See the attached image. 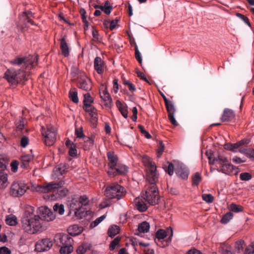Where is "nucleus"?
Returning <instances> with one entry per match:
<instances>
[{
	"mask_svg": "<svg viewBox=\"0 0 254 254\" xmlns=\"http://www.w3.org/2000/svg\"><path fill=\"white\" fill-rule=\"evenodd\" d=\"M37 56L29 55L26 57H16L11 60L10 63L19 67L17 70L14 68L8 69L4 73V78L10 83L16 84L26 79L28 70L36 65Z\"/></svg>",
	"mask_w": 254,
	"mask_h": 254,
	"instance_id": "1",
	"label": "nucleus"
},
{
	"mask_svg": "<svg viewBox=\"0 0 254 254\" xmlns=\"http://www.w3.org/2000/svg\"><path fill=\"white\" fill-rule=\"evenodd\" d=\"M21 225L24 231L29 234H35L44 230L41 217L35 213L34 208H27L21 218Z\"/></svg>",
	"mask_w": 254,
	"mask_h": 254,
	"instance_id": "2",
	"label": "nucleus"
},
{
	"mask_svg": "<svg viewBox=\"0 0 254 254\" xmlns=\"http://www.w3.org/2000/svg\"><path fill=\"white\" fill-rule=\"evenodd\" d=\"M64 183L62 181L58 183H49L43 186H38L37 190L44 193H52L51 194H45L43 197L46 200H55L63 197L67 193V189L63 187Z\"/></svg>",
	"mask_w": 254,
	"mask_h": 254,
	"instance_id": "3",
	"label": "nucleus"
},
{
	"mask_svg": "<svg viewBox=\"0 0 254 254\" xmlns=\"http://www.w3.org/2000/svg\"><path fill=\"white\" fill-rule=\"evenodd\" d=\"M88 204V198L85 195L72 198L67 201V205L70 214L73 213L74 216L77 219H81L84 215V212L82 210L83 205Z\"/></svg>",
	"mask_w": 254,
	"mask_h": 254,
	"instance_id": "4",
	"label": "nucleus"
},
{
	"mask_svg": "<svg viewBox=\"0 0 254 254\" xmlns=\"http://www.w3.org/2000/svg\"><path fill=\"white\" fill-rule=\"evenodd\" d=\"M28 189V186L24 181L15 180L10 185L9 189V195L15 198L22 196Z\"/></svg>",
	"mask_w": 254,
	"mask_h": 254,
	"instance_id": "5",
	"label": "nucleus"
},
{
	"mask_svg": "<svg viewBox=\"0 0 254 254\" xmlns=\"http://www.w3.org/2000/svg\"><path fill=\"white\" fill-rule=\"evenodd\" d=\"M125 189L118 183H113L107 186L105 190V195L110 199H120L125 196Z\"/></svg>",
	"mask_w": 254,
	"mask_h": 254,
	"instance_id": "6",
	"label": "nucleus"
},
{
	"mask_svg": "<svg viewBox=\"0 0 254 254\" xmlns=\"http://www.w3.org/2000/svg\"><path fill=\"white\" fill-rule=\"evenodd\" d=\"M208 156L209 163L212 164H215L217 166L220 168L221 171L225 174H230L233 172V166L231 165L227 158L222 156L218 157L212 159L210 156Z\"/></svg>",
	"mask_w": 254,
	"mask_h": 254,
	"instance_id": "7",
	"label": "nucleus"
},
{
	"mask_svg": "<svg viewBox=\"0 0 254 254\" xmlns=\"http://www.w3.org/2000/svg\"><path fill=\"white\" fill-rule=\"evenodd\" d=\"M61 254H69L73 251L72 239L67 235L59 234L56 236Z\"/></svg>",
	"mask_w": 254,
	"mask_h": 254,
	"instance_id": "8",
	"label": "nucleus"
},
{
	"mask_svg": "<svg viewBox=\"0 0 254 254\" xmlns=\"http://www.w3.org/2000/svg\"><path fill=\"white\" fill-rule=\"evenodd\" d=\"M145 200L151 205H155L158 202V191L156 184H148L146 185Z\"/></svg>",
	"mask_w": 254,
	"mask_h": 254,
	"instance_id": "9",
	"label": "nucleus"
},
{
	"mask_svg": "<svg viewBox=\"0 0 254 254\" xmlns=\"http://www.w3.org/2000/svg\"><path fill=\"white\" fill-rule=\"evenodd\" d=\"M41 133L44 137V142L46 145H52L57 139L56 129L52 126H49L45 128L41 127Z\"/></svg>",
	"mask_w": 254,
	"mask_h": 254,
	"instance_id": "10",
	"label": "nucleus"
},
{
	"mask_svg": "<svg viewBox=\"0 0 254 254\" xmlns=\"http://www.w3.org/2000/svg\"><path fill=\"white\" fill-rule=\"evenodd\" d=\"M53 245V241L50 239L44 238L36 242L35 250L38 252H47L52 247Z\"/></svg>",
	"mask_w": 254,
	"mask_h": 254,
	"instance_id": "11",
	"label": "nucleus"
},
{
	"mask_svg": "<svg viewBox=\"0 0 254 254\" xmlns=\"http://www.w3.org/2000/svg\"><path fill=\"white\" fill-rule=\"evenodd\" d=\"M39 213L43 219L47 221H51L55 219L56 216L48 207L42 206L39 208Z\"/></svg>",
	"mask_w": 254,
	"mask_h": 254,
	"instance_id": "12",
	"label": "nucleus"
},
{
	"mask_svg": "<svg viewBox=\"0 0 254 254\" xmlns=\"http://www.w3.org/2000/svg\"><path fill=\"white\" fill-rule=\"evenodd\" d=\"M99 90L101 98L106 102L105 105L108 107L110 106L112 100L107 90L106 87L104 84H102L100 87Z\"/></svg>",
	"mask_w": 254,
	"mask_h": 254,
	"instance_id": "13",
	"label": "nucleus"
},
{
	"mask_svg": "<svg viewBox=\"0 0 254 254\" xmlns=\"http://www.w3.org/2000/svg\"><path fill=\"white\" fill-rule=\"evenodd\" d=\"M107 157L109 160L108 166L109 167L108 174L109 175H112V171L114 170L115 167L117 166L118 158L113 152H108Z\"/></svg>",
	"mask_w": 254,
	"mask_h": 254,
	"instance_id": "14",
	"label": "nucleus"
},
{
	"mask_svg": "<svg viewBox=\"0 0 254 254\" xmlns=\"http://www.w3.org/2000/svg\"><path fill=\"white\" fill-rule=\"evenodd\" d=\"M156 167L147 170L146 179L149 182L148 184H154L158 181V174L156 172Z\"/></svg>",
	"mask_w": 254,
	"mask_h": 254,
	"instance_id": "15",
	"label": "nucleus"
},
{
	"mask_svg": "<svg viewBox=\"0 0 254 254\" xmlns=\"http://www.w3.org/2000/svg\"><path fill=\"white\" fill-rule=\"evenodd\" d=\"M66 170L64 164H61L55 167L53 170L52 177L54 179H60Z\"/></svg>",
	"mask_w": 254,
	"mask_h": 254,
	"instance_id": "16",
	"label": "nucleus"
},
{
	"mask_svg": "<svg viewBox=\"0 0 254 254\" xmlns=\"http://www.w3.org/2000/svg\"><path fill=\"white\" fill-rule=\"evenodd\" d=\"M78 87L86 91H89L91 89V82L87 77L84 76L79 79Z\"/></svg>",
	"mask_w": 254,
	"mask_h": 254,
	"instance_id": "17",
	"label": "nucleus"
},
{
	"mask_svg": "<svg viewBox=\"0 0 254 254\" xmlns=\"http://www.w3.org/2000/svg\"><path fill=\"white\" fill-rule=\"evenodd\" d=\"M128 172V168L127 166L123 164H118L115 167L112 171V175L110 176L114 177L118 175H125Z\"/></svg>",
	"mask_w": 254,
	"mask_h": 254,
	"instance_id": "18",
	"label": "nucleus"
},
{
	"mask_svg": "<svg viewBox=\"0 0 254 254\" xmlns=\"http://www.w3.org/2000/svg\"><path fill=\"white\" fill-rule=\"evenodd\" d=\"M83 227L78 225H71L67 229L68 234L72 236L79 235L83 232Z\"/></svg>",
	"mask_w": 254,
	"mask_h": 254,
	"instance_id": "19",
	"label": "nucleus"
},
{
	"mask_svg": "<svg viewBox=\"0 0 254 254\" xmlns=\"http://www.w3.org/2000/svg\"><path fill=\"white\" fill-rule=\"evenodd\" d=\"M235 117L234 112L229 109H225L221 117L222 122H228L232 120Z\"/></svg>",
	"mask_w": 254,
	"mask_h": 254,
	"instance_id": "20",
	"label": "nucleus"
},
{
	"mask_svg": "<svg viewBox=\"0 0 254 254\" xmlns=\"http://www.w3.org/2000/svg\"><path fill=\"white\" fill-rule=\"evenodd\" d=\"M94 66L98 73L102 74L104 71L103 62L99 57H96L94 61Z\"/></svg>",
	"mask_w": 254,
	"mask_h": 254,
	"instance_id": "21",
	"label": "nucleus"
},
{
	"mask_svg": "<svg viewBox=\"0 0 254 254\" xmlns=\"http://www.w3.org/2000/svg\"><path fill=\"white\" fill-rule=\"evenodd\" d=\"M167 236L166 232L163 229H159L157 231L155 234V238L154 241L157 245L163 247V246H161L159 244V242L163 239H164Z\"/></svg>",
	"mask_w": 254,
	"mask_h": 254,
	"instance_id": "22",
	"label": "nucleus"
},
{
	"mask_svg": "<svg viewBox=\"0 0 254 254\" xmlns=\"http://www.w3.org/2000/svg\"><path fill=\"white\" fill-rule=\"evenodd\" d=\"M83 143V146L85 150H88L93 147L94 144V140L89 137H83V139L80 142Z\"/></svg>",
	"mask_w": 254,
	"mask_h": 254,
	"instance_id": "23",
	"label": "nucleus"
},
{
	"mask_svg": "<svg viewBox=\"0 0 254 254\" xmlns=\"http://www.w3.org/2000/svg\"><path fill=\"white\" fill-rule=\"evenodd\" d=\"M8 184L7 174L0 171V189L3 190Z\"/></svg>",
	"mask_w": 254,
	"mask_h": 254,
	"instance_id": "24",
	"label": "nucleus"
},
{
	"mask_svg": "<svg viewBox=\"0 0 254 254\" xmlns=\"http://www.w3.org/2000/svg\"><path fill=\"white\" fill-rule=\"evenodd\" d=\"M116 106L118 108L119 110L122 114V116L125 118H127V107L126 105L123 104L121 101L119 100H117L116 102Z\"/></svg>",
	"mask_w": 254,
	"mask_h": 254,
	"instance_id": "25",
	"label": "nucleus"
},
{
	"mask_svg": "<svg viewBox=\"0 0 254 254\" xmlns=\"http://www.w3.org/2000/svg\"><path fill=\"white\" fill-rule=\"evenodd\" d=\"M142 162L144 165L147 168V170L156 167L155 164L153 162L151 158L147 156H144L142 157Z\"/></svg>",
	"mask_w": 254,
	"mask_h": 254,
	"instance_id": "26",
	"label": "nucleus"
},
{
	"mask_svg": "<svg viewBox=\"0 0 254 254\" xmlns=\"http://www.w3.org/2000/svg\"><path fill=\"white\" fill-rule=\"evenodd\" d=\"M61 49L62 54L64 57H67L69 55L68 46L64 38H63L61 40Z\"/></svg>",
	"mask_w": 254,
	"mask_h": 254,
	"instance_id": "27",
	"label": "nucleus"
},
{
	"mask_svg": "<svg viewBox=\"0 0 254 254\" xmlns=\"http://www.w3.org/2000/svg\"><path fill=\"white\" fill-rule=\"evenodd\" d=\"M32 159L33 156L29 154L22 156L21 157V167L23 168H27L29 165V163L32 160Z\"/></svg>",
	"mask_w": 254,
	"mask_h": 254,
	"instance_id": "28",
	"label": "nucleus"
},
{
	"mask_svg": "<svg viewBox=\"0 0 254 254\" xmlns=\"http://www.w3.org/2000/svg\"><path fill=\"white\" fill-rule=\"evenodd\" d=\"M163 98L165 102V105L168 112V115L174 114L175 112V109L172 102L168 100L165 96H163Z\"/></svg>",
	"mask_w": 254,
	"mask_h": 254,
	"instance_id": "29",
	"label": "nucleus"
},
{
	"mask_svg": "<svg viewBox=\"0 0 254 254\" xmlns=\"http://www.w3.org/2000/svg\"><path fill=\"white\" fill-rule=\"evenodd\" d=\"M150 228V225L147 221H143L138 224V230L141 233H147Z\"/></svg>",
	"mask_w": 254,
	"mask_h": 254,
	"instance_id": "30",
	"label": "nucleus"
},
{
	"mask_svg": "<svg viewBox=\"0 0 254 254\" xmlns=\"http://www.w3.org/2000/svg\"><path fill=\"white\" fill-rule=\"evenodd\" d=\"M5 221L10 226H15L17 224V217L13 214H10L6 217Z\"/></svg>",
	"mask_w": 254,
	"mask_h": 254,
	"instance_id": "31",
	"label": "nucleus"
},
{
	"mask_svg": "<svg viewBox=\"0 0 254 254\" xmlns=\"http://www.w3.org/2000/svg\"><path fill=\"white\" fill-rule=\"evenodd\" d=\"M135 205L137 209L140 212H144L147 209L146 204L143 202L140 201L139 198H136Z\"/></svg>",
	"mask_w": 254,
	"mask_h": 254,
	"instance_id": "32",
	"label": "nucleus"
},
{
	"mask_svg": "<svg viewBox=\"0 0 254 254\" xmlns=\"http://www.w3.org/2000/svg\"><path fill=\"white\" fill-rule=\"evenodd\" d=\"M96 8L99 7L102 11H104L106 14H109L111 13L112 7L110 5V2L106 1L104 5L96 6Z\"/></svg>",
	"mask_w": 254,
	"mask_h": 254,
	"instance_id": "33",
	"label": "nucleus"
},
{
	"mask_svg": "<svg viewBox=\"0 0 254 254\" xmlns=\"http://www.w3.org/2000/svg\"><path fill=\"white\" fill-rule=\"evenodd\" d=\"M120 232V228L117 225L111 226L108 230V233L109 237H113L118 234Z\"/></svg>",
	"mask_w": 254,
	"mask_h": 254,
	"instance_id": "34",
	"label": "nucleus"
},
{
	"mask_svg": "<svg viewBox=\"0 0 254 254\" xmlns=\"http://www.w3.org/2000/svg\"><path fill=\"white\" fill-rule=\"evenodd\" d=\"M192 184L194 186H197L201 181V176L199 173L196 172L192 175Z\"/></svg>",
	"mask_w": 254,
	"mask_h": 254,
	"instance_id": "35",
	"label": "nucleus"
},
{
	"mask_svg": "<svg viewBox=\"0 0 254 254\" xmlns=\"http://www.w3.org/2000/svg\"><path fill=\"white\" fill-rule=\"evenodd\" d=\"M69 97L70 99L74 103H77L78 102V98L77 96V92L75 89L71 90L69 92Z\"/></svg>",
	"mask_w": 254,
	"mask_h": 254,
	"instance_id": "36",
	"label": "nucleus"
},
{
	"mask_svg": "<svg viewBox=\"0 0 254 254\" xmlns=\"http://www.w3.org/2000/svg\"><path fill=\"white\" fill-rule=\"evenodd\" d=\"M229 209L231 211L236 213H238L243 211V207L241 205L234 203H232L230 205Z\"/></svg>",
	"mask_w": 254,
	"mask_h": 254,
	"instance_id": "37",
	"label": "nucleus"
},
{
	"mask_svg": "<svg viewBox=\"0 0 254 254\" xmlns=\"http://www.w3.org/2000/svg\"><path fill=\"white\" fill-rule=\"evenodd\" d=\"M233 217V214L232 212H229L226 213L222 218L221 222L222 224L227 223Z\"/></svg>",
	"mask_w": 254,
	"mask_h": 254,
	"instance_id": "38",
	"label": "nucleus"
},
{
	"mask_svg": "<svg viewBox=\"0 0 254 254\" xmlns=\"http://www.w3.org/2000/svg\"><path fill=\"white\" fill-rule=\"evenodd\" d=\"M54 210L59 214L62 215L64 213V206L63 204H56L53 207Z\"/></svg>",
	"mask_w": 254,
	"mask_h": 254,
	"instance_id": "39",
	"label": "nucleus"
},
{
	"mask_svg": "<svg viewBox=\"0 0 254 254\" xmlns=\"http://www.w3.org/2000/svg\"><path fill=\"white\" fill-rule=\"evenodd\" d=\"M105 217L106 216L105 215H103L97 218L95 220L91 223V224H90V228H93L97 226L105 219Z\"/></svg>",
	"mask_w": 254,
	"mask_h": 254,
	"instance_id": "40",
	"label": "nucleus"
},
{
	"mask_svg": "<svg viewBox=\"0 0 254 254\" xmlns=\"http://www.w3.org/2000/svg\"><path fill=\"white\" fill-rule=\"evenodd\" d=\"M176 174L183 179H186L188 177V173L187 171L182 169L176 170Z\"/></svg>",
	"mask_w": 254,
	"mask_h": 254,
	"instance_id": "41",
	"label": "nucleus"
},
{
	"mask_svg": "<svg viewBox=\"0 0 254 254\" xmlns=\"http://www.w3.org/2000/svg\"><path fill=\"white\" fill-rule=\"evenodd\" d=\"M93 98L91 97L89 93H87L84 95V105L91 104L93 102Z\"/></svg>",
	"mask_w": 254,
	"mask_h": 254,
	"instance_id": "42",
	"label": "nucleus"
},
{
	"mask_svg": "<svg viewBox=\"0 0 254 254\" xmlns=\"http://www.w3.org/2000/svg\"><path fill=\"white\" fill-rule=\"evenodd\" d=\"M202 199L207 203H212L214 200V197L211 194H203Z\"/></svg>",
	"mask_w": 254,
	"mask_h": 254,
	"instance_id": "43",
	"label": "nucleus"
},
{
	"mask_svg": "<svg viewBox=\"0 0 254 254\" xmlns=\"http://www.w3.org/2000/svg\"><path fill=\"white\" fill-rule=\"evenodd\" d=\"M240 178L242 181H247L252 179V175L249 173H242L240 175Z\"/></svg>",
	"mask_w": 254,
	"mask_h": 254,
	"instance_id": "44",
	"label": "nucleus"
},
{
	"mask_svg": "<svg viewBox=\"0 0 254 254\" xmlns=\"http://www.w3.org/2000/svg\"><path fill=\"white\" fill-rule=\"evenodd\" d=\"M254 253V241L249 245L245 251V254H251Z\"/></svg>",
	"mask_w": 254,
	"mask_h": 254,
	"instance_id": "45",
	"label": "nucleus"
},
{
	"mask_svg": "<svg viewBox=\"0 0 254 254\" xmlns=\"http://www.w3.org/2000/svg\"><path fill=\"white\" fill-rule=\"evenodd\" d=\"M88 249V247L86 245L84 244L79 246L76 250V252L78 254H83L87 251Z\"/></svg>",
	"mask_w": 254,
	"mask_h": 254,
	"instance_id": "46",
	"label": "nucleus"
},
{
	"mask_svg": "<svg viewBox=\"0 0 254 254\" xmlns=\"http://www.w3.org/2000/svg\"><path fill=\"white\" fill-rule=\"evenodd\" d=\"M244 245V241L243 240H240L237 241L235 245V249L239 252L243 249Z\"/></svg>",
	"mask_w": 254,
	"mask_h": 254,
	"instance_id": "47",
	"label": "nucleus"
},
{
	"mask_svg": "<svg viewBox=\"0 0 254 254\" xmlns=\"http://www.w3.org/2000/svg\"><path fill=\"white\" fill-rule=\"evenodd\" d=\"M68 153L69 155L72 157H75L77 155V151L75 145H71V146L69 148Z\"/></svg>",
	"mask_w": 254,
	"mask_h": 254,
	"instance_id": "48",
	"label": "nucleus"
},
{
	"mask_svg": "<svg viewBox=\"0 0 254 254\" xmlns=\"http://www.w3.org/2000/svg\"><path fill=\"white\" fill-rule=\"evenodd\" d=\"M164 150V145L162 141L159 142L158 148L157 149V157L159 158L161 157L163 152Z\"/></svg>",
	"mask_w": 254,
	"mask_h": 254,
	"instance_id": "49",
	"label": "nucleus"
},
{
	"mask_svg": "<svg viewBox=\"0 0 254 254\" xmlns=\"http://www.w3.org/2000/svg\"><path fill=\"white\" fill-rule=\"evenodd\" d=\"M117 20H112L111 21L110 20H106L104 21V23L105 25L110 24L109 28L111 30H113L115 28L116 24H117Z\"/></svg>",
	"mask_w": 254,
	"mask_h": 254,
	"instance_id": "50",
	"label": "nucleus"
},
{
	"mask_svg": "<svg viewBox=\"0 0 254 254\" xmlns=\"http://www.w3.org/2000/svg\"><path fill=\"white\" fill-rule=\"evenodd\" d=\"M83 109L86 112L89 113V114L96 111L91 104L84 105Z\"/></svg>",
	"mask_w": 254,
	"mask_h": 254,
	"instance_id": "51",
	"label": "nucleus"
},
{
	"mask_svg": "<svg viewBox=\"0 0 254 254\" xmlns=\"http://www.w3.org/2000/svg\"><path fill=\"white\" fill-rule=\"evenodd\" d=\"M29 143V139L26 136H23L20 140V145L22 147H25Z\"/></svg>",
	"mask_w": 254,
	"mask_h": 254,
	"instance_id": "52",
	"label": "nucleus"
},
{
	"mask_svg": "<svg viewBox=\"0 0 254 254\" xmlns=\"http://www.w3.org/2000/svg\"><path fill=\"white\" fill-rule=\"evenodd\" d=\"M119 242V239L118 238L115 239L110 245V250L111 251L114 250L116 246L118 245Z\"/></svg>",
	"mask_w": 254,
	"mask_h": 254,
	"instance_id": "53",
	"label": "nucleus"
},
{
	"mask_svg": "<svg viewBox=\"0 0 254 254\" xmlns=\"http://www.w3.org/2000/svg\"><path fill=\"white\" fill-rule=\"evenodd\" d=\"M232 161L236 164H240L241 163L245 162L246 159L245 158H241L240 157L235 156L233 158Z\"/></svg>",
	"mask_w": 254,
	"mask_h": 254,
	"instance_id": "54",
	"label": "nucleus"
},
{
	"mask_svg": "<svg viewBox=\"0 0 254 254\" xmlns=\"http://www.w3.org/2000/svg\"><path fill=\"white\" fill-rule=\"evenodd\" d=\"M135 58H136V60H137V61L139 63H141L142 62V58H141V54H140L137 46H136V47H135Z\"/></svg>",
	"mask_w": 254,
	"mask_h": 254,
	"instance_id": "55",
	"label": "nucleus"
},
{
	"mask_svg": "<svg viewBox=\"0 0 254 254\" xmlns=\"http://www.w3.org/2000/svg\"><path fill=\"white\" fill-rule=\"evenodd\" d=\"M75 133L77 137L81 139V140L83 139V137H86L84 135L83 131L81 129H75Z\"/></svg>",
	"mask_w": 254,
	"mask_h": 254,
	"instance_id": "56",
	"label": "nucleus"
},
{
	"mask_svg": "<svg viewBox=\"0 0 254 254\" xmlns=\"http://www.w3.org/2000/svg\"><path fill=\"white\" fill-rule=\"evenodd\" d=\"M237 15L238 17L242 19L248 25L250 26V23L249 22V19L247 17L240 13H237Z\"/></svg>",
	"mask_w": 254,
	"mask_h": 254,
	"instance_id": "57",
	"label": "nucleus"
},
{
	"mask_svg": "<svg viewBox=\"0 0 254 254\" xmlns=\"http://www.w3.org/2000/svg\"><path fill=\"white\" fill-rule=\"evenodd\" d=\"M113 89L115 93H117L119 89L118 80L114 79L113 80Z\"/></svg>",
	"mask_w": 254,
	"mask_h": 254,
	"instance_id": "58",
	"label": "nucleus"
},
{
	"mask_svg": "<svg viewBox=\"0 0 254 254\" xmlns=\"http://www.w3.org/2000/svg\"><path fill=\"white\" fill-rule=\"evenodd\" d=\"M18 163L17 161H13L11 163V170L13 172H16L17 171Z\"/></svg>",
	"mask_w": 254,
	"mask_h": 254,
	"instance_id": "59",
	"label": "nucleus"
},
{
	"mask_svg": "<svg viewBox=\"0 0 254 254\" xmlns=\"http://www.w3.org/2000/svg\"><path fill=\"white\" fill-rule=\"evenodd\" d=\"M168 118H169L170 121L173 125L176 126L178 125V123H177V121H176L175 117H174V114L168 115Z\"/></svg>",
	"mask_w": 254,
	"mask_h": 254,
	"instance_id": "60",
	"label": "nucleus"
},
{
	"mask_svg": "<svg viewBox=\"0 0 254 254\" xmlns=\"http://www.w3.org/2000/svg\"><path fill=\"white\" fill-rule=\"evenodd\" d=\"M240 146H241L240 144H239V142H237L236 143H234V144H231L230 145V147H229L228 149L230 150H231V151L235 152L236 151L235 150V149L238 148Z\"/></svg>",
	"mask_w": 254,
	"mask_h": 254,
	"instance_id": "61",
	"label": "nucleus"
},
{
	"mask_svg": "<svg viewBox=\"0 0 254 254\" xmlns=\"http://www.w3.org/2000/svg\"><path fill=\"white\" fill-rule=\"evenodd\" d=\"M25 125V122L22 119L20 120L17 123V129L19 130H22L24 127Z\"/></svg>",
	"mask_w": 254,
	"mask_h": 254,
	"instance_id": "62",
	"label": "nucleus"
},
{
	"mask_svg": "<svg viewBox=\"0 0 254 254\" xmlns=\"http://www.w3.org/2000/svg\"><path fill=\"white\" fill-rule=\"evenodd\" d=\"M0 254H10V251L6 247L0 248Z\"/></svg>",
	"mask_w": 254,
	"mask_h": 254,
	"instance_id": "63",
	"label": "nucleus"
},
{
	"mask_svg": "<svg viewBox=\"0 0 254 254\" xmlns=\"http://www.w3.org/2000/svg\"><path fill=\"white\" fill-rule=\"evenodd\" d=\"M187 254H202V253L199 251L195 249H193L189 250Z\"/></svg>",
	"mask_w": 254,
	"mask_h": 254,
	"instance_id": "64",
	"label": "nucleus"
}]
</instances>
